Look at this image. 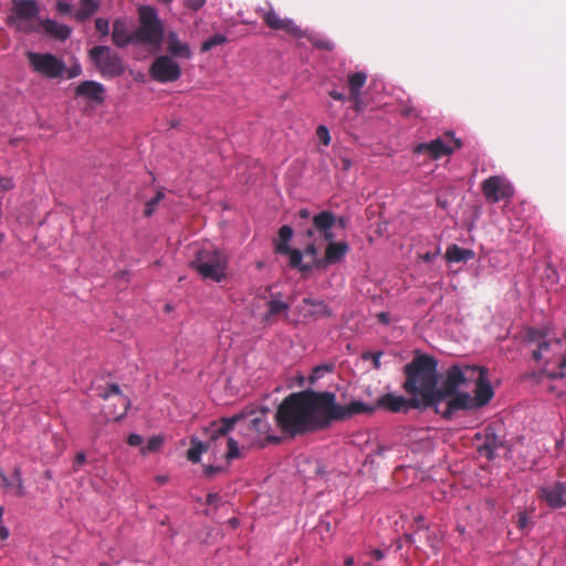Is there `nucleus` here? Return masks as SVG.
<instances>
[{
    "mask_svg": "<svg viewBox=\"0 0 566 566\" xmlns=\"http://www.w3.org/2000/svg\"><path fill=\"white\" fill-rule=\"evenodd\" d=\"M86 461V455L84 452H78L75 457L73 471L77 472L80 467Z\"/></svg>",
    "mask_w": 566,
    "mask_h": 566,
    "instance_id": "5fc2aeb1",
    "label": "nucleus"
},
{
    "mask_svg": "<svg viewBox=\"0 0 566 566\" xmlns=\"http://www.w3.org/2000/svg\"><path fill=\"white\" fill-rule=\"evenodd\" d=\"M316 136L325 146L329 145L331 134H329V129L325 125H319L317 127Z\"/></svg>",
    "mask_w": 566,
    "mask_h": 566,
    "instance_id": "c03bdc74",
    "label": "nucleus"
},
{
    "mask_svg": "<svg viewBox=\"0 0 566 566\" xmlns=\"http://www.w3.org/2000/svg\"><path fill=\"white\" fill-rule=\"evenodd\" d=\"M138 15L140 24L135 30L137 43L159 45L164 38V27L157 10L151 6H142Z\"/></svg>",
    "mask_w": 566,
    "mask_h": 566,
    "instance_id": "0eeeda50",
    "label": "nucleus"
},
{
    "mask_svg": "<svg viewBox=\"0 0 566 566\" xmlns=\"http://www.w3.org/2000/svg\"><path fill=\"white\" fill-rule=\"evenodd\" d=\"M279 428L296 436L329 427L326 391L306 389L289 395L275 413Z\"/></svg>",
    "mask_w": 566,
    "mask_h": 566,
    "instance_id": "f257e3e1",
    "label": "nucleus"
},
{
    "mask_svg": "<svg viewBox=\"0 0 566 566\" xmlns=\"http://www.w3.org/2000/svg\"><path fill=\"white\" fill-rule=\"evenodd\" d=\"M328 242L329 243H328V245L326 248V252H325V260L329 264L337 263L344 259V256L346 255V253L349 250V245L343 241L333 242V240H332Z\"/></svg>",
    "mask_w": 566,
    "mask_h": 566,
    "instance_id": "7c9ffc66",
    "label": "nucleus"
},
{
    "mask_svg": "<svg viewBox=\"0 0 566 566\" xmlns=\"http://www.w3.org/2000/svg\"><path fill=\"white\" fill-rule=\"evenodd\" d=\"M416 523H417L418 528H421V530L429 528V525L426 523L424 517L422 515H418L416 517Z\"/></svg>",
    "mask_w": 566,
    "mask_h": 566,
    "instance_id": "bf43d9fd",
    "label": "nucleus"
},
{
    "mask_svg": "<svg viewBox=\"0 0 566 566\" xmlns=\"http://www.w3.org/2000/svg\"><path fill=\"white\" fill-rule=\"evenodd\" d=\"M335 222V216L331 211L325 210L313 217L312 226L305 230L306 237L312 239V241L307 243L305 248V254L316 256L318 252L316 242L318 240L332 241L335 238L334 233L332 232Z\"/></svg>",
    "mask_w": 566,
    "mask_h": 566,
    "instance_id": "9d476101",
    "label": "nucleus"
},
{
    "mask_svg": "<svg viewBox=\"0 0 566 566\" xmlns=\"http://www.w3.org/2000/svg\"><path fill=\"white\" fill-rule=\"evenodd\" d=\"M82 74V66L81 64L75 61L70 67H66V71L64 73V76L67 78H74Z\"/></svg>",
    "mask_w": 566,
    "mask_h": 566,
    "instance_id": "49530a36",
    "label": "nucleus"
},
{
    "mask_svg": "<svg viewBox=\"0 0 566 566\" xmlns=\"http://www.w3.org/2000/svg\"><path fill=\"white\" fill-rule=\"evenodd\" d=\"M298 216H300L302 219H308V218H310V216H311V213H310L308 209H305V208H304V209H301V210L298 211Z\"/></svg>",
    "mask_w": 566,
    "mask_h": 566,
    "instance_id": "69168bd1",
    "label": "nucleus"
},
{
    "mask_svg": "<svg viewBox=\"0 0 566 566\" xmlns=\"http://www.w3.org/2000/svg\"><path fill=\"white\" fill-rule=\"evenodd\" d=\"M149 75L158 83H172L180 78L181 67L171 56L160 55L153 61Z\"/></svg>",
    "mask_w": 566,
    "mask_h": 566,
    "instance_id": "ddd939ff",
    "label": "nucleus"
},
{
    "mask_svg": "<svg viewBox=\"0 0 566 566\" xmlns=\"http://www.w3.org/2000/svg\"><path fill=\"white\" fill-rule=\"evenodd\" d=\"M211 431H212V427L208 430L210 441L207 443L202 442V441L195 440V439L191 440L192 446L187 451V459L189 461H191L193 463L200 462L202 453L206 452L211 447L212 441L217 440V439L211 438Z\"/></svg>",
    "mask_w": 566,
    "mask_h": 566,
    "instance_id": "2f4dec72",
    "label": "nucleus"
},
{
    "mask_svg": "<svg viewBox=\"0 0 566 566\" xmlns=\"http://www.w3.org/2000/svg\"><path fill=\"white\" fill-rule=\"evenodd\" d=\"M56 9L60 13L66 14L71 12L72 6L66 1H57Z\"/></svg>",
    "mask_w": 566,
    "mask_h": 566,
    "instance_id": "864d4df0",
    "label": "nucleus"
},
{
    "mask_svg": "<svg viewBox=\"0 0 566 566\" xmlns=\"http://www.w3.org/2000/svg\"><path fill=\"white\" fill-rule=\"evenodd\" d=\"M99 396L105 400L111 397L117 398L122 410L112 415L115 420H120L126 416L130 406V401L126 396L122 394L120 387L117 384H111L103 392L99 394Z\"/></svg>",
    "mask_w": 566,
    "mask_h": 566,
    "instance_id": "a878e982",
    "label": "nucleus"
},
{
    "mask_svg": "<svg viewBox=\"0 0 566 566\" xmlns=\"http://www.w3.org/2000/svg\"><path fill=\"white\" fill-rule=\"evenodd\" d=\"M75 95L83 96L94 103H102L105 99V88L98 82L84 81L76 86Z\"/></svg>",
    "mask_w": 566,
    "mask_h": 566,
    "instance_id": "b1692460",
    "label": "nucleus"
},
{
    "mask_svg": "<svg viewBox=\"0 0 566 566\" xmlns=\"http://www.w3.org/2000/svg\"><path fill=\"white\" fill-rule=\"evenodd\" d=\"M334 369L333 364H324L316 366L313 370L311 376L308 377V380L311 384H314L316 380L324 377L326 373H331Z\"/></svg>",
    "mask_w": 566,
    "mask_h": 566,
    "instance_id": "4c0bfd02",
    "label": "nucleus"
},
{
    "mask_svg": "<svg viewBox=\"0 0 566 566\" xmlns=\"http://www.w3.org/2000/svg\"><path fill=\"white\" fill-rule=\"evenodd\" d=\"M349 98L354 102V109L357 112V113H360L365 109V104L363 102V98H361V94H358L357 95V98L356 97H350Z\"/></svg>",
    "mask_w": 566,
    "mask_h": 566,
    "instance_id": "3c124183",
    "label": "nucleus"
},
{
    "mask_svg": "<svg viewBox=\"0 0 566 566\" xmlns=\"http://www.w3.org/2000/svg\"><path fill=\"white\" fill-rule=\"evenodd\" d=\"M434 412L440 415L443 419H451L455 413L461 410H474L476 409L471 395L469 392H457L446 400H439L436 405H431Z\"/></svg>",
    "mask_w": 566,
    "mask_h": 566,
    "instance_id": "4468645a",
    "label": "nucleus"
},
{
    "mask_svg": "<svg viewBox=\"0 0 566 566\" xmlns=\"http://www.w3.org/2000/svg\"><path fill=\"white\" fill-rule=\"evenodd\" d=\"M98 9L96 0H83L81 8L75 12L74 17L77 21L84 22L90 19Z\"/></svg>",
    "mask_w": 566,
    "mask_h": 566,
    "instance_id": "f704fd0d",
    "label": "nucleus"
},
{
    "mask_svg": "<svg viewBox=\"0 0 566 566\" xmlns=\"http://www.w3.org/2000/svg\"><path fill=\"white\" fill-rule=\"evenodd\" d=\"M227 443H228L227 459L232 460L234 458H238L240 454L238 442L232 438H228Z\"/></svg>",
    "mask_w": 566,
    "mask_h": 566,
    "instance_id": "79ce46f5",
    "label": "nucleus"
},
{
    "mask_svg": "<svg viewBox=\"0 0 566 566\" xmlns=\"http://www.w3.org/2000/svg\"><path fill=\"white\" fill-rule=\"evenodd\" d=\"M95 28L103 36H106L109 33V22L107 19L97 18L95 20Z\"/></svg>",
    "mask_w": 566,
    "mask_h": 566,
    "instance_id": "a18cd8bd",
    "label": "nucleus"
},
{
    "mask_svg": "<svg viewBox=\"0 0 566 566\" xmlns=\"http://www.w3.org/2000/svg\"><path fill=\"white\" fill-rule=\"evenodd\" d=\"M481 190L485 199L491 203L510 199L514 195L512 184L502 176H491L483 180Z\"/></svg>",
    "mask_w": 566,
    "mask_h": 566,
    "instance_id": "2eb2a0df",
    "label": "nucleus"
},
{
    "mask_svg": "<svg viewBox=\"0 0 566 566\" xmlns=\"http://www.w3.org/2000/svg\"><path fill=\"white\" fill-rule=\"evenodd\" d=\"M0 485L12 492L14 495L22 497L25 495V489L22 479V471L20 467L13 469L12 476L9 478L4 471L0 468Z\"/></svg>",
    "mask_w": 566,
    "mask_h": 566,
    "instance_id": "4be33fe9",
    "label": "nucleus"
},
{
    "mask_svg": "<svg viewBox=\"0 0 566 566\" xmlns=\"http://www.w3.org/2000/svg\"><path fill=\"white\" fill-rule=\"evenodd\" d=\"M489 441H490V439L488 438L486 442L482 447V450H484L486 452V457L489 459H493L494 458V453H495V446L490 443Z\"/></svg>",
    "mask_w": 566,
    "mask_h": 566,
    "instance_id": "603ef678",
    "label": "nucleus"
},
{
    "mask_svg": "<svg viewBox=\"0 0 566 566\" xmlns=\"http://www.w3.org/2000/svg\"><path fill=\"white\" fill-rule=\"evenodd\" d=\"M112 39L116 46L125 48L130 43H137L135 31L129 32L127 24L123 20H115L113 23Z\"/></svg>",
    "mask_w": 566,
    "mask_h": 566,
    "instance_id": "393cba45",
    "label": "nucleus"
},
{
    "mask_svg": "<svg viewBox=\"0 0 566 566\" xmlns=\"http://www.w3.org/2000/svg\"><path fill=\"white\" fill-rule=\"evenodd\" d=\"M223 469L221 467H214V465H207L205 467V474L206 476H213L214 474L221 472Z\"/></svg>",
    "mask_w": 566,
    "mask_h": 566,
    "instance_id": "6e6d98bb",
    "label": "nucleus"
},
{
    "mask_svg": "<svg viewBox=\"0 0 566 566\" xmlns=\"http://www.w3.org/2000/svg\"><path fill=\"white\" fill-rule=\"evenodd\" d=\"M440 253V248H438L436 250V252L431 253V252H427L426 254L422 255V260L427 263H430L432 262Z\"/></svg>",
    "mask_w": 566,
    "mask_h": 566,
    "instance_id": "4d7b16f0",
    "label": "nucleus"
},
{
    "mask_svg": "<svg viewBox=\"0 0 566 566\" xmlns=\"http://www.w3.org/2000/svg\"><path fill=\"white\" fill-rule=\"evenodd\" d=\"M164 443V437L160 434L153 436L148 439L146 446L142 449V452L150 453L158 451Z\"/></svg>",
    "mask_w": 566,
    "mask_h": 566,
    "instance_id": "e433bc0d",
    "label": "nucleus"
},
{
    "mask_svg": "<svg viewBox=\"0 0 566 566\" xmlns=\"http://www.w3.org/2000/svg\"><path fill=\"white\" fill-rule=\"evenodd\" d=\"M406 379L402 384L408 395H415L424 407L437 403L438 361L432 356L418 354L403 368Z\"/></svg>",
    "mask_w": 566,
    "mask_h": 566,
    "instance_id": "7ed1b4c3",
    "label": "nucleus"
},
{
    "mask_svg": "<svg viewBox=\"0 0 566 566\" xmlns=\"http://www.w3.org/2000/svg\"><path fill=\"white\" fill-rule=\"evenodd\" d=\"M40 6L36 0H12L8 24L29 34L41 30Z\"/></svg>",
    "mask_w": 566,
    "mask_h": 566,
    "instance_id": "39448f33",
    "label": "nucleus"
},
{
    "mask_svg": "<svg viewBox=\"0 0 566 566\" xmlns=\"http://www.w3.org/2000/svg\"><path fill=\"white\" fill-rule=\"evenodd\" d=\"M343 170H348L352 167V160L347 157L340 159Z\"/></svg>",
    "mask_w": 566,
    "mask_h": 566,
    "instance_id": "680f3d73",
    "label": "nucleus"
},
{
    "mask_svg": "<svg viewBox=\"0 0 566 566\" xmlns=\"http://www.w3.org/2000/svg\"><path fill=\"white\" fill-rule=\"evenodd\" d=\"M167 51L172 59L190 60L192 57L190 46L187 43H182L174 31H170L168 34Z\"/></svg>",
    "mask_w": 566,
    "mask_h": 566,
    "instance_id": "bb28decb",
    "label": "nucleus"
},
{
    "mask_svg": "<svg viewBox=\"0 0 566 566\" xmlns=\"http://www.w3.org/2000/svg\"><path fill=\"white\" fill-rule=\"evenodd\" d=\"M291 304L281 300L280 293L271 294L268 301V311L263 315V322L272 323L280 315L287 317Z\"/></svg>",
    "mask_w": 566,
    "mask_h": 566,
    "instance_id": "5701e85b",
    "label": "nucleus"
},
{
    "mask_svg": "<svg viewBox=\"0 0 566 566\" xmlns=\"http://www.w3.org/2000/svg\"><path fill=\"white\" fill-rule=\"evenodd\" d=\"M326 400L328 407L329 424L334 421H342L359 413H373L375 407L367 405L360 400H354L350 403L343 406L336 401V395L332 391H326Z\"/></svg>",
    "mask_w": 566,
    "mask_h": 566,
    "instance_id": "f8f14e48",
    "label": "nucleus"
},
{
    "mask_svg": "<svg viewBox=\"0 0 566 566\" xmlns=\"http://www.w3.org/2000/svg\"><path fill=\"white\" fill-rule=\"evenodd\" d=\"M191 264L205 280L219 283L227 276L228 258L217 249H201L197 251Z\"/></svg>",
    "mask_w": 566,
    "mask_h": 566,
    "instance_id": "423d86ee",
    "label": "nucleus"
},
{
    "mask_svg": "<svg viewBox=\"0 0 566 566\" xmlns=\"http://www.w3.org/2000/svg\"><path fill=\"white\" fill-rule=\"evenodd\" d=\"M41 29L50 36L59 40H66L70 38L72 30L65 24H60L54 20H42Z\"/></svg>",
    "mask_w": 566,
    "mask_h": 566,
    "instance_id": "c85d7f7f",
    "label": "nucleus"
},
{
    "mask_svg": "<svg viewBox=\"0 0 566 566\" xmlns=\"http://www.w3.org/2000/svg\"><path fill=\"white\" fill-rule=\"evenodd\" d=\"M382 353L381 352H366L361 355V358L364 360H371L375 369H380V358Z\"/></svg>",
    "mask_w": 566,
    "mask_h": 566,
    "instance_id": "a19ab883",
    "label": "nucleus"
},
{
    "mask_svg": "<svg viewBox=\"0 0 566 566\" xmlns=\"http://www.w3.org/2000/svg\"><path fill=\"white\" fill-rule=\"evenodd\" d=\"M207 0H185V6L193 11H198L206 4Z\"/></svg>",
    "mask_w": 566,
    "mask_h": 566,
    "instance_id": "09e8293b",
    "label": "nucleus"
},
{
    "mask_svg": "<svg viewBox=\"0 0 566 566\" xmlns=\"http://www.w3.org/2000/svg\"><path fill=\"white\" fill-rule=\"evenodd\" d=\"M354 564H355V560L352 556L346 557L344 560V566H354Z\"/></svg>",
    "mask_w": 566,
    "mask_h": 566,
    "instance_id": "338daca9",
    "label": "nucleus"
},
{
    "mask_svg": "<svg viewBox=\"0 0 566 566\" xmlns=\"http://www.w3.org/2000/svg\"><path fill=\"white\" fill-rule=\"evenodd\" d=\"M478 366L475 365H452L446 373L441 386H437V401L446 400L448 397L459 392L461 386L473 381Z\"/></svg>",
    "mask_w": 566,
    "mask_h": 566,
    "instance_id": "1a4fd4ad",
    "label": "nucleus"
},
{
    "mask_svg": "<svg viewBox=\"0 0 566 566\" xmlns=\"http://www.w3.org/2000/svg\"><path fill=\"white\" fill-rule=\"evenodd\" d=\"M220 500V496L217 493H209L207 495L208 504H216Z\"/></svg>",
    "mask_w": 566,
    "mask_h": 566,
    "instance_id": "052dcab7",
    "label": "nucleus"
},
{
    "mask_svg": "<svg viewBox=\"0 0 566 566\" xmlns=\"http://www.w3.org/2000/svg\"><path fill=\"white\" fill-rule=\"evenodd\" d=\"M516 525L521 531H524L528 527L530 516H528L527 512L522 511L517 514Z\"/></svg>",
    "mask_w": 566,
    "mask_h": 566,
    "instance_id": "de8ad7c7",
    "label": "nucleus"
},
{
    "mask_svg": "<svg viewBox=\"0 0 566 566\" xmlns=\"http://www.w3.org/2000/svg\"><path fill=\"white\" fill-rule=\"evenodd\" d=\"M311 42L316 48L324 49L327 51H332L335 46L331 40H328L326 38H322V36H313V38H311Z\"/></svg>",
    "mask_w": 566,
    "mask_h": 566,
    "instance_id": "ea45409f",
    "label": "nucleus"
},
{
    "mask_svg": "<svg viewBox=\"0 0 566 566\" xmlns=\"http://www.w3.org/2000/svg\"><path fill=\"white\" fill-rule=\"evenodd\" d=\"M548 375H552L549 390L557 397L565 398L566 401V357L563 361V373H549Z\"/></svg>",
    "mask_w": 566,
    "mask_h": 566,
    "instance_id": "473e14b6",
    "label": "nucleus"
},
{
    "mask_svg": "<svg viewBox=\"0 0 566 566\" xmlns=\"http://www.w3.org/2000/svg\"><path fill=\"white\" fill-rule=\"evenodd\" d=\"M379 321L382 322V323H386L388 324L389 323V314L388 313H385V312H381L379 315Z\"/></svg>",
    "mask_w": 566,
    "mask_h": 566,
    "instance_id": "0e129e2a",
    "label": "nucleus"
},
{
    "mask_svg": "<svg viewBox=\"0 0 566 566\" xmlns=\"http://www.w3.org/2000/svg\"><path fill=\"white\" fill-rule=\"evenodd\" d=\"M297 312L304 322H312L333 315L329 306L322 300L305 297L297 307Z\"/></svg>",
    "mask_w": 566,
    "mask_h": 566,
    "instance_id": "412c9836",
    "label": "nucleus"
},
{
    "mask_svg": "<svg viewBox=\"0 0 566 566\" xmlns=\"http://www.w3.org/2000/svg\"><path fill=\"white\" fill-rule=\"evenodd\" d=\"M275 252L290 255V265L297 268L301 272L311 271L312 265L302 264L303 254L300 250L291 249L289 244H276Z\"/></svg>",
    "mask_w": 566,
    "mask_h": 566,
    "instance_id": "c756f323",
    "label": "nucleus"
},
{
    "mask_svg": "<svg viewBox=\"0 0 566 566\" xmlns=\"http://www.w3.org/2000/svg\"><path fill=\"white\" fill-rule=\"evenodd\" d=\"M269 407H245L241 412L229 418H222L212 423L211 438H226L239 423L240 432L250 446L264 447L268 443H279L281 438L273 431L269 422Z\"/></svg>",
    "mask_w": 566,
    "mask_h": 566,
    "instance_id": "f03ea898",
    "label": "nucleus"
},
{
    "mask_svg": "<svg viewBox=\"0 0 566 566\" xmlns=\"http://www.w3.org/2000/svg\"><path fill=\"white\" fill-rule=\"evenodd\" d=\"M25 57L30 69L44 78L55 80L64 76L66 64L53 53L28 51Z\"/></svg>",
    "mask_w": 566,
    "mask_h": 566,
    "instance_id": "6e6552de",
    "label": "nucleus"
},
{
    "mask_svg": "<svg viewBox=\"0 0 566 566\" xmlns=\"http://www.w3.org/2000/svg\"><path fill=\"white\" fill-rule=\"evenodd\" d=\"M527 337L530 342L537 344V348L532 353V358L535 361H544L545 365L556 364L559 367L558 373H563V361L566 357V331L563 339H548L537 329H531Z\"/></svg>",
    "mask_w": 566,
    "mask_h": 566,
    "instance_id": "20e7f679",
    "label": "nucleus"
},
{
    "mask_svg": "<svg viewBox=\"0 0 566 566\" xmlns=\"http://www.w3.org/2000/svg\"><path fill=\"white\" fill-rule=\"evenodd\" d=\"M366 81L367 73L365 72H355L348 74L347 84L349 88V96L357 98V95L361 94V88L365 86Z\"/></svg>",
    "mask_w": 566,
    "mask_h": 566,
    "instance_id": "72a5a7b5",
    "label": "nucleus"
},
{
    "mask_svg": "<svg viewBox=\"0 0 566 566\" xmlns=\"http://www.w3.org/2000/svg\"><path fill=\"white\" fill-rule=\"evenodd\" d=\"M447 136L453 137V134H448ZM453 146L447 144L441 138L433 139L429 143H422L416 146L415 153L423 154L428 153L432 159H440L444 156H448L462 146L460 139L452 138Z\"/></svg>",
    "mask_w": 566,
    "mask_h": 566,
    "instance_id": "aec40b11",
    "label": "nucleus"
},
{
    "mask_svg": "<svg viewBox=\"0 0 566 566\" xmlns=\"http://www.w3.org/2000/svg\"><path fill=\"white\" fill-rule=\"evenodd\" d=\"M88 55L95 67L104 77H116L124 72L120 57L113 52L109 46H93Z\"/></svg>",
    "mask_w": 566,
    "mask_h": 566,
    "instance_id": "9b49d317",
    "label": "nucleus"
},
{
    "mask_svg": "<svg viewBox=\"0 0 566 566\" xmlns=\"http://www.w3.org/2000/svg\"><path fill=\"white\" fill-rule=\"evenodd\" d=\"M410 398H406L401 395L388 392L382 395L377 400V406L391 412H408L410 409L426 408L423 401L415 395H409Z\"/></svg>",
    "mask_w": 566,
    "mask_h": 566,
    "instance_id": "dca6fc26",
    "label": "nucleus"
},
{
    "mask_svg": "<svg viewBox=\"0 0 566 566\" xmlns=\"http://www.w3.org/2000/svg\"><path fill=\"white\" fill-rule=\"evenodd\" d=\"M255 12L260 14L265 24L272 30L284 31L294 38H302L303 31L300 27H297L292 19L289 18H280V15L274 11V9L269 4V9L256 8Z\"/></svg>",
    "mask_w": 566,
    "mask_h": 566,
    "instance_id": "f3484780",
    "label": "nucleus"
},
{
    "mask_svg": "<svg viewBox=\"0 0 566 566\" xmlns=\"http://www.w3.org/2000/svg\"><path fill=\"white\" fill-rule=\"evenodd\" d=\"M537 493L538 497L551 509L566 507V482L556 481L553 484L541 486Z\"/></svg>",
    "mask_w": 566,
    "mask_h": 566,
    "instance_id": "6ab92c4d",
    "label": "nucleus"
},
{
    "mask_svg": "<svg viewBox=\"0 0 566 566\" xmlns=\"http://www.w3.org/2000/svg\"><path fill=\"white\" fill-rule=\"evenodd\" d=\"M4 181H6V182H4V185H3V188H4L6 190L11 189V188L13 187V184H12V181H11L10 179H7V180H4Z\"/></svg>",
    "mask_w": 566,
    "mask_h": 566,
    "instance_id": "774afa93",
    "label": "nucleus"
},
{
    "mask_svg": "<svg viewBox=\"0 0 566 566\" xmlns=\"http://www.w3.org/2000/svg\"><path fill=\"white\" fill-rule=\"evenodd\" d=\"M474 256L473 250L459 247L458 244L448 245L444 254L448 263L468 262L474 259Z\"/></svg>",
    "mask_w": 566,
    "mask_h": 566,
    "instance_id": "cd10ccee",
    "label": "nucleus"
},
{
    "mask_svg": "<svg viewBox=\"0 0 566 566\" xmlns=\"http://www.w3.org/2000/svg\"><path fill=\"white\" fill-rule=\"evenodd\" d=\"M474 396H471L476 409L488 405L494 396L493 387L489 379V369L478 366L475 377Z\"/></svg>",
    "mask_w": 566,
    "mask_h": 566,
    "instance_id": "a211bd4d",
    "label": "nucleus"
},
{
    "mask_svg": "<svg viewBox=\"0 0 566 566\" xmlns=\"http://www.w3.org/2000/svg\"><path fill=\"white\" fill-rule=\"evenodd\" d=\"M328 94H329V96H331L332 98H334V99H336V101H342V102H343V101H345V99H346L345 94H344V93H342V92H338V91H336V90H332Z\"/></svg>",
    "mask_w": 566,
    "mask_h": 566,
    "instance_id": "13d9d810",
    "label": "nucleus"
},
{
    "mask_svg": "<svg viewBox=\"0 0 566 566\" xmlns=\"http://www.w3.org/2000/svg\"><path fill=\"white\" fill-rule=\"evenodd\" d=\"M293 229L290 226H283L279 230V238L281 242L279 244H289L290 240L293 237Z\"/></svg>",
    "mask_w": 566,
    "mask_h": 566,
    "instance_id": "37998d69",
    "label": "nucleus"
},
{
    "mask_svg": "<svg viewBox=\"0 0 566 566\" xmlns=\"http://www.w3.org/2000/svg\"><path fill=\"white\" fill-rule=\"evenodd\" d=\"M373 556L375 557L376 560H381L384 557H385V554L381 549H374L371 552Z\"/></svg>",
    "mask_w": 566,
    "mask_h": 566,
    "instance_id": "e2e57ef3",
    "label": "nucleus"
},
{
    "mask_svg": "<svg viewBox=\"0 0 566 566\" xmlns=\"http://www.w3.org/2000/svg\"><path fill=\"white\" fill-rule=\"evenodd\" d=\"M227 41H228V38L226 35H223L221 33H214L209 39H207L206 41L202 42V44L200 46V51L203 53L208 52L217 45L227 43Z\"/></svg>",
    "mask_w": 566,
    "mask_h": 566,
    "instance_id": "c9c22d12",
    "label": "nucleus"
},
{
    "mask_svg": "<svg viewBox=\"0 0 566 566\" xmlns=\"http://www.w3.org/2000/svg\"><path fill=\"white\" fill-rule=\"evenodd\" d=\"M127 442H128V444H129V446H132V447H139V446H142V444H143L144 439H143V437H142L140 434H138V433H130V434L128 436Z\"/></svg>",
    "mask_w": 566,
    "mask_h": 566,
    "instance_id": "8fccbe9b",
    "label": "nucleus"
},
{
    "mask_svg": "<svg viewBox=\"0 0 566 566\" xmlns=\"http://www.w3.org/2000/svg\"><path fill=\"white\" fill-rule=\"evenodd\" d=\"M165 195L163 191H158L154 198L146 202L145 216L150 217L156 210L158 203L164 199Z\"/></svg>",
    "mask_w": 566,
    "mask_h": 566,
    "instance_id": "58836bf2",
    "label": "nucleus"
}]
</instances>
